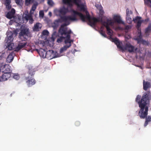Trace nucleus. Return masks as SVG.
I'll return each mask as SVG.
<instances>
[{
	"label": "nucleus",
	"instance_id": "aec40b11",
	"mask_svg": "<svg viewBox=\"0 0 151 151\" xmlns=\"http://www.w3.org/2000/svg\"><path fill=\"white\" fill-rule=\"evenodd\" d=\"M28 73L29 76H32L34 75L35 72V70L32 66H29L28 67Z\"/></svg>",
	"mask_w": 151,
	"mask_h": 151
},
{
	"label": "nucleus",
	"instance_id": "0eeeda50",
	"mask_svg": "<svg viewBox=\"0 0 151 151\" xmlns=\"http://www.w3.org/2000/svg\"><path fill=\"white\" fill-rule=\"evenodd\" d=\"M122 48L121 50L122 51L128 50L129 52H134V47L129 43H126L124 46L122 47Z\"/></svg>",
	"mask_w": 151,
	"mask_h": 151
},
{
	"label": "nucleus",
	"instance_id": "5701e85b",
	"mask_svg": "<svg viewBox=\"0 0 151 151\" xmlns=\"http://www.w3.org/2000/svg\"><path fill=\"white\" fill-rule=\"evenodd\" d=\"M145 119V121L144 124L145 127H146L148 124L149 122H151V116L149 115L147 116V117Z\"/></svg>",
	"mask_w": 151,
	"mask_h": 151
},
{
	"label": "nucleus",
	"instance_id": "72a5a7b5",
	"mask_svg": "<svg viewBox=\"0 0 151 151\" xmlns=\"http://www.w3.org/2000/svg\"><path fill=\"white\" fill-rule=\"evenodd\" d=\"M16 4L22 6V0H15Z\"/></svg>",
	"mask_w": 151,
	"mask_h": 151
},
{
	"label": "nucleus",
	"instance_id": "4468645a",
	"mask_svg": "<svg viewBox=\"0 0 151 151\" xmlns=\"http://www.w3.org/2000/svg\"><path fill=\"white\" fill-rule=\"evenodd\" d=\"M15 12V10L13 9H12L10 11L8 12L6 14V17L9 19L12 18L14 16Z\"/></svg>",
	"mask_w": 151,
	"mask_h": 151
},
{
	"label": "nucleus",
	"instance_id": "58836bf2",
	"mask_svg": "<svg viewBox=\"0 0 151 151\" xmlns=\"http://www.w3.org/2000/svg\"><path fill=\"white\" fill-rule=\"evenodd\" d=\"M39 16L42 17H43L44 16V13L43 11L41 10L39 12Z\"/></svg>",
	"mask_w": 151,
	"mask_h": 151
},
{
	"label": "nucleus",
	"instance_id": "9d476101",
	"mask_svg": "<svg viewBox=\"0 0 151 151\" xmlns=\"http://www.w3.org/2000/svg\"><path fill=\"white\" fill-rule=\"evenodd\" d=\"M11 76L10 72H5L0 76V82H3L7 81Z\"/></svg>",
	"mask_w": 151,
	"mask_h": 151
},
{
	"label": "nucleus",
	"instance_id": "864d4df0",
	"mask_svg": "<svg viewBox=\"0 0 151 151\" xmlns=\"http://www.w3.org/2000/svg\"><path fill=\"white\" fill-rule=\"evenodd\" d=\"M103 28H104L103 27L101 26V28H100V29H103Z\"/></svg>",
	"mask_w": 151,
	"mask_h": 151
},
{
	"label": "nucleus",
	"instance_id": "20e7f679",
	"mask_svg": "<svg viewBox=\"0 0 151 151\" xmlns=\"http://www.w3.org/2000/svg\"><path fill=\"white\" fill-rule=\"evenodd\" d=\"M69 23L67 24L64 23L60 26L58 32L61 35H70L72 31L70 29L68 30V28L66 26L69 25Z\"/></svg>",
	"mask_w": 151,
	"mask_h": 151
},
{
	"label": "nucleus",
	"instance_id": "9b49d317",
	"mask_svg": "<svg viewBox=\"0 0 151 151\" xmlns=\"http://www.w3.org/2000/svg\"><path fill=\"white\" fill-rule=\"evenodd\" d=\"M25 79L27 81L26 82L28 87H30L35 83L36 82L35 79L32 77H26Z\"/></svg>",
	"mask_w": 151,
	"mask_h": 151
},
{
	"label": "nucleus",
	"instance_id": "7ed1b4c3",
	"mask_svg": "<svg viewBox=\"0 0 151 151\" xmlns=\"http://www.w3.org/2000/svg\"><path fill=\"white\" fill-rule=\"evenodd\" d=\"M20 30L19 35V38H24V40L25 41L27 40V37H31V34L29 29L25 28L20 29Z\"/></svg>",
	"mask_w": 151,
	"mask_h": 151
},
{
	"label": "nucleus",
	"instance_id": "a211bd4d",
	"mask_svg": "<svg viewBox=\"0 0 151 151\" xmlns=\"http://www.w3.org/2000/svg\"><path fill=\"white\" fill-rule=\"evenodd\" d=\"M113 19L114 21L118 23L122 24H124V22L122 20L121 17L119 16L115 15L114 16Z\"/></svg>",
	"mask_w": 151,
	"mask_h": 151
},
{
	"label": "nucleus",
	"instance_id": "f3484780",
	"mask_svg": "<svg viewBox=\"0 0 151 151\" xmlns=\"http://www.w3.org/2000/svg\"><path fill=\"white\" fill-rule=\"evenodd\" d=\"M112 41L114 42L115 44L117 45V47L121 50L122 48V47L121 46L119 39L116 37L113 38Z\"/></svg>",
	"mask_w": 151,
	"mask_h": 151
},
{
	"label": "nucleus",
	"instance_id": "603ef678",
	"mask_svg": "<svg viewBox=\"0 0 151 151\" xmlns=\"http://www.w3.org/2000/svg\"><path fill=\"white\" fill-rule=\"evenodd\" d=\"M137 40H138V42H139L141 41V38H140L139 39H137Z\"/></svg>",
	"mask_w": 151,
	"mask_h": 151
},
{
	"label": "nucleus",
	"instance_id": "5fc2aeb1",
	"mask_svg": "<svg viewBox=\"0 0 151 151\" xmlns=\"http://www.w3.org/2000/svg\"><path fill=\"white\" fill-rule=\"evenodd\" d=\"M73 42V40H70H70H69V42H70V44H71V42Z\"/></svg>",
	"mask_w": 151,
	"mask_h": 151
},
{
	"label": "nucleus",
	"instance_id": "412c9836",
	"mask_svg": "<svg viewBox=\"0 0 151 151\" xmlns=\"http://www.w3.org/2000/svg\"><path fill=\"white\" fill-rule=\"evenodd\" d=\"M150 82L148 81L145 82L144 80L143 82V89L145 91H147V89L150 88Z\"/></svg>",
	"mask_w": 151,
	"mask_h": 151
},
{
	"label": "nucleus",
	"instance_id": "39448f33",
	"mask_svg": "<svg viewBox=\"0 0 151 151\" xmlns=\"http://www.w3.org/2000/svg\"><path fill=\"white\" fill-rule=\"evenodd\" d=\"M81 0H73V3L77 6L78 10L85 12L87 15V14L89 13L87 10L85 6L83 4L81 3Z\"/></svg>",
	"mask_w": 151,
	"mask_h": 151
},
{
	"label": "nucleus",
	"instance_id": "49530a36",
	"mask_svg": "<svg viewBox=\"0 0 151 151\" xmlns=\"http://www.w3.org/2000/svg\"><path fill=\"white\" fill-rule=\"evenodd\" d=\"M130 16H127L126 17V20L127 21H129L130 22H131L132 20V18L129 17Z\"/></svg>",
	"mask_w": 151,
	"mask_h": 151
},
{
	"label": "nucleus",
	"instance_id": "de8ad7c7",
	"mask_svg": "<svg viewBox=\"0 0 151 151\" xmlns=\"http://www.w3.org/2000/svg\"><path fill=\"white\" fill-rule=\"evenodd\" d=\"M145 3L147 4H148L149 3H151V1L150 0L145 1Z\"/></svg>",
	"mask_w": 151,
	"mask_h": 151
},
{
	"label": "nucleus",
	"instance_id": "f704fd0d",
	"mask_svg": "<svg viewBox=\"0 0 151 151\" xmlns=\"http://www.w3.org/2000/svg\"><path fill=\"white\" fill-rule=\"evenodd\" d=\"M32 0H25V5L26 6H28L31 4V3Z\"/></svg>",
	"mask_w": 151,
	"mask_h": 151
},
{
	"label": "nucleus",
	"instance_id": "a18cd8bd",
	"mask_svg": "<svg viewBox=\"0 0 151 151\" xmlns=\"http://www.w3.org/2000/svg\"><path fill=\"white\" fill-rule=\"evenodd\" d=\"M6 6V7L8 9H10L11 8V6L10 4L5 5Z\"/></svg>",
	"mask_w": 151,
	"mask_h": 151
},
{
	"label": "nucleus",
	"instance_id": "37998d69",
	"mask_svg": "<svg viewBox=\"0 0 151 151\" xmlns=\"http://www.w3.org/2000/svg\"><path fill=\"white\" fill-rule=\"evenodd\" d=\"M28 20H29V22L30 24H32L33 23V22L34 21V20H33L32 16Z\"/></svg>",
	"mask_w": 151,
	"mask_h": 151
},
{
	"label": "nucleus",
	"instance_id": "e433bc0d",
	"mask_svg": "<svg viewBox=\"0 0 151 151\" xmlns=\"http://www.w3.org/2000/svg\"><path fill=\"white\" fill-rule=\"evenodd\" d=\"M95 6L99 10L100 9L102 8V7L101 5L99 4H96Z\"/></svg>",
	"mask_w": 151,
	"mask_h": 151
},
{
	"label": "nucleus",
	"instance_id": "4be33fe9",
	"mask_svg": "<svg viewBox=\"0 0 151 151\" xmlns=\"http://www.w3.org/2000/svg\"><path fill=\"white\" fill-rule=\"evenodd\" d=\"M68 11L67 8L63 7L60 9L59 12L61 14L65 15L68 12Z\"/></svg>",
	"mask_w": 151,
	"mask_h": 151
},
{
	"label": "nucleus",
	"instance_id": "c756f323",
	"mask_svg": "<svg viewBox=\"0 0 151 151\" xmlns=\"http://www.w3.org/2000/svg\"><path fill=\"white\" fill-rule=\"evenodd\" d=\"M65 39V37L62 36L57 39V42L58 43H60L63 42V41Z\"/></svg>",
	"mask_w": 151,
	"mask_h": 151
},
{
	"label": "nucleus",
	"instance_id": "3c124183",
	"mask_svg": "<svg viewBox=\"0 0 151 151\" xmlns=\"http://www.w3.org/2000/svg\"><path fill=\"white\" fill-rule=\"evenodd\" d=\"M52 13L51 12H49V15L50 16H52Z\"/></svg>",
	"mask_w": 151,
	"mask_h": 151
},
{
	"label": "nucleus",
	"instance_id": "c03bdc74",
	"mask_svg": "<svg viewBox=\"0 0 151 151\" xmlns=\"http://www.w3.org/2000/svg\"><path fill=\"white\" fill-rule=\"evenodd\" d=\"M5 5L10 4L11 3V0H5Z\"/></svg>",
	"mask_w": 151,
	"mask_h": 151
},
{
	"label": "nucleus",
	"instance_id": "4c0bfd02",
	"mask_svg": "<svg viewBox=\"0 0 151 151\" xmlns=\"http://www.w3.org/2000/svg\"><path fill=\"white\" fill-rule=\"evenodd\" d=\"M49 34V32L47 30H44L42 32V34L43 35H48Z\"/></svg>",
	"mask_w": 151,
	"mask_h": 151
},
{
	"label": "nucleus",
	"instance_id": "473e14b6",
	"mask_svg": "<svg viewBox=\"0 0 151 151\" xmlns=\"http://www.w3.org/2000/svg\"><path fill=\"white\" fill-rule=\"evenodd\" d=\"M132 14V12L130 10L129 11V9L128 8H127L126 9V15L127 16H130V14Z\"/></svg>",
	"mask_w": 151,
	"mask_h": 151
},
{
	"label": "nucleus",
	"instance_id": "09e8293b",
	"mask_svg": "<svg viewBox=\"0 0 151 151\" xmlns=\"http://www.w3.org/2000/svg\"><path fill=\"white\" fill-rule=\"evenodd\" d=\"M101 34L104 37H106V35L105 32H100Z\"/></svg>",
	"mask_w": 151,
	"mask_h": 151
},
{
	"label": "nucleus",
	"instance_id": "c85d7f7f",
	"mask_svg": "<svg viewBox=\"0 0 151 151\" xmlns=\"http://www.w3.org/2000/svg\"><path fill=\"white\" fill-rule=\"evenodd\" d=\"M14 58L12 54H10L8 56L7 58V60L9 62H12L13 59Z\"/></svg>",
	"mask_w": 151,
	"mask_h": 151
},
{
	"label": "nucleus",
	"instance_id": "423d86ee",
	"mask_svg": "<svg viewBox=\"0 0 151 151\" xmlns=\"http://www.w3.org/2000/svg\"><path fill=\"white\" fill-rule=\"evenodd\" d=\"M104 24L103 26L105 27L106 29L107 33L109 35L111 36L113 35V31L110 28L109 26H113L114 24L113 22L111 19H107L106 22H104Z\"/></svg>",
	"mask_w": 151,
	"mask_h": 151
},
{
	"label": "nucleus",
	"instance_id": "ddd939ff",
	"mask_svg": "<svg viewBox=\"0 0 151 151\" xmlns=\"http://www.w3.org/2000/svg\"><path fill=\"white\" fill-rule=\"evenodd\" d=\"M13 34H14L15 36H16L17 35V32L15 31H13V33L11 35H9V36H8L6 38L5 40L6 41V43H11L12 42L13 40V38L12 35Z\"/></svg>",
	"mask_w": 151,
	"mask_h": 151
},
{
	"label": "nucleus",
	"instance_id": "ea45409f",
	"mask_svg": "<svg viewBox=\"0 0 151 151\" xmlns=\"http://www.w3.org/2000/svg\"><path fill=\"white\" fill-rule=\"evenodd\" d=\"M47 3L50 6H52L53 4L52 0H47Z\"/></svg>",
	"mask_w": 151,
	"mask_h": 151
},
{
	"label": "nucleus",
	"instance_id": "8fccbe9b",
	"mask_svg": "<svg viewBox=\"0 0 151 151\" xmlns=\"http://www.w3.org/2000/svg\"><path fill=\"white\" fill-rule=\"evenodd\" d=\"M125 28V29L128 30L130 29V27L129 26L127 25L126 26Z\"/></svg>",
	"mask_w": 151,
	"mask_h": 151
},
{
	"label": "nucleus",
	"instance_id": "2eb2a0df",
	"mask_svg": "<svg viewBox=\"0 0 151 151\" xmlns=\"http://www.w3.org/2000/svg\"><path fill=\"white\" fill-rule=\"evenodd\" d=\"M42 27V24L40 23L37 22L32 27V29L34 31L37 32L41 29Z\"/></svg>",
	"mask_w": 151,
	"mask_h": 151
},
{
	"label": "nucleus",
	"instance_id": "f8f14e48",
	"mask_svg": "<svg viewBox=\"0 0 151 151\" xmlns=\"http://www.w3.org/2000/svg\"><path fill=\"white\" fill-rule=\"evenodd\" d=\"M63 17H64V16H63ZM62 17V16L60 17V19H58L55 20L54 22L52 24V26L54 29H56L59 25V23H61L62 22L61 20H62L64 22H67L68 20H68L66 21H64L61 18V17Z\"/></svg>",
	"mask_w": 151,
	"mask_h": 151
},
{
	"label": "nucleus",
	"instance_id": "1a4fd4ad",
	"mask_svg": "<svg viewBox=\"0 0 151 151\" xmlns=\"http://www.w3.org/2000/svg\"><path fill=\"white\" fill-rule=\"evenodd\" d=\"M57 53L56 52H54L53 50H49L46 51V57L49 59H51L52 58L57 57L58 56L55 55Z\"/></svg>",
	"mask_w": 151,
	"mask_h": 151
},
{
	"label": "nucleus",
	"instance_id": "393cba45",
	"mask_svg": "<svg viewBox=\"0 0 151 151\" xmlns=\"http://www.w3.org/2000/svg\"><path fill=\"white\" fill-rule=\"evenodd\" d=\"M71 46V45L70 44V45H65L63 47L61 48L60 50V53H62L64 51H65L67 49L70 47Z\"/></svg>",
	"mask_w": 151,
	"mask_h": 151
},
{
	"label": "nucleus",
	"instance_id": "6e6d98bb",
	"mask_svg": "<svg viewBox=\"0 0 151 151\" xmlns=\"http://www.w3.org/2000/svg\"><path fill=\"white\" fill-rule=\"evenodd\" d=\"M100 31H101V32H104L103 31V29H100Z\"/></svg>",
	"mask_w": 151,
	"mask_h": 151
},
{
	"label": "nucleus",
	"instance_id": "bb28decb",
	"mask_svg": "<svg viewBox=\"0 0 151 151\" xmlns=\"http://www.w3.org/2000/svg\"><path fill=\"white\" fill-rule=\"evenodd\" d=\"M65 37V44H67L68 43V45H70V44L71 45V44L70 43V42H69L70 39V35H67Z\"/></svg>",
	"mask_w": 151,
	"mask_h": 151
},
{
	"label": "nucleus",
	"instance_id": "dca6fc26",
	"mask_svg": "<svg viewBox=\"0 0 151 151\" xmlns=\"http://www.w3.org/2000/svg\"><path fill=\"white\" fill-rule=\"evenodd\" d=\"M27 42L19 43L16 48L15 51L17 52L19 51L20 50L24 47L27 45Z\"/></svg>",
	"mask_w": 151,
	"mask_h": 151
},
{
	"label": "nucleus",
	"instance_id": "2f4dec72",
	"mask_svg": "<svg viewBox=\"0 0 151 151\" xmlns=\"http://www.w3.org/2000/svg\"><path fill=\"white\" fill-rule=\"evenodd\" d=\"M151 31V25L148 26L145 29V32L146 33L150 32Z\"/></svg>",
	"mask_w": 151,
	"mask_h": 151
},
{
	"label": "nucleus",
	"instance_id": "6ab92c4d",
	"mask_svg": "<svg viewBox=\"0 0 151 151\" xmlns=\"http://www.w3.org/2000/svg\"><path fill=\"white\" fill-rule=\"evenodd\" d=\"M38 52L40 56L43 58H46V51L43 49H41L38 51Z\"/></svg>",
	"mask_w": 151,
	"mask_h": 151
},
{
	"label": "nucleus",
	"instance_id": "f03ea898",
	"mask_svg": "<svg viewBox=\"0 0 151 151\" xmlns=\"http://www.w3.org/2000/svg\"><path fill=\"white\" fill-rule=\"evenodd\" d=\"M141 96L137 95L136 99V101L138 104L140 109L139 111V115L141 119H144L148 114V107L147 106L149 103L150 98V92L149 91L143 94L142 98Z\"/></svg>",
	"mask_w": 151,
	"mask_h": 151
},
{
	"label": "nucleus",
	"instance_id": "a878e982",
	"mask_svg": "<svg viewBox=\"0 0 151 151\" xmlns=\"http://www.w3.org/2000/svg\"><path fill=\"white\" fill-rule=\"evenodd\" d=\"M32 16L31 14H24L23 15V18L27 21H28Z\"/></svg>",
	"mask_w": 151,
	"mask_h": 151
},
{
	"label": "nucleus",
	"instance_id": "7c9ffc66",
	"mask_svg": "<svg viewBox=\"0 0 151 151\" xmlns=\"http://www.w3.org/2000/svg\"><path fill=\"white\" fill-rule=\"evenodd\" d=\"M13 78L16 80H18L20 78V76L18 73H14L13 75Z\"/></svg>",
	"mask_w": 151,
	"mask_h": 151
},
{
	"label": "nucleus",
	"instance_id": "f257e3e1",
	"mask_svg": "<svg viewBox=\"0 0 151 151\" xmlns=\"http://www.w3.org/2000/svg\"><path fill=\"white\" fill-rule=\"evenodd\" d=\"M71 11L73 13L71 15L62 17H61V18L64 21H66L68 20H70L72 21H77L78 19L76 18V16L78 15L80 17L81 19L83 22H85L86 19L88 20L91 26H95L96 23L98 22H101L103 26L104 24V22H106L103 21L102 18L97 19L94 17H91L89 13H87V15H85L81 12L73 9Z\"/></svg>",
	"mask_w": 151,
	"mask_h": 151
},
{
	"label": "nucleus",
	"instance_id": "6e6552de",
	"mask_svg": "<svg viewBox=\"0 0 151 151\" xmlns=\"http://www.w3.org/2000/svg\"><path fill=\"white\" fill-rule=\"evenodd\" d=\"M141 17L137 16L133 19L134 22H137V24L136 27L137 28L138 32L140 33L141 32L140 26L142 23L143 22V20H141Z\"/></svg>",
	"mask_w": 151,
	"mask_h": 151
},
{
	"label": "nucleus",
	"instance_id": "b1692460",
	"mask_svg": "<svg viewBox=\"0 0 151 151\" xmlns=\"http://www.w3.org/2000/svg\"><path fill=\"white\" fill-rule=\"evenodd\" d=\"M62 1L65 4L68 5L70 6H73L72 2L73 3V0H62Z\"/></svg>",
	"mask_w": 151,
	"mask_h": 151
},
{
	"label": "nucleus",
	"instance_id": "c9c22d12",
	"mask_svg": "<svg viewBox=\"0 0 151 151\" xmlns=\"http://www.w3.org/2000/svg\"><path fill=\"white\" fill-rule=\"evenodd\" d=\"M37 5L35 4H34L32 6L30 11H34L36 8Z\"/></svg>",
	"mask_w": 151,
	"mask_h": 151
},
{
	"label": "nucleus",
	"instance_id": "79ce46f5",
	"mask_svg": "<svg viewBox=\"0 0 151 151\" xmlns=\"http://www.w3.org/2000/svg\"><path fill=\"white\" fill-rule=\"evenodd\" d=\"M75 124L76 126L78 127L80 125V122L79 121H76L75 122Z\"/></svg>",
	"mask_w": 151,
	"mask_h": 151
},
{
	"label": "nucleus",
	"instance_id": "a19ab883",
	"mask_svg": "<svg viewBox=\"0 0 151 151\" xmlns=\"http://www.w3.org/2000/svg\"><path fill=\"white\" fill-rule=\"evenodd\" d=\"M99 12L100 14L101 15H102L104 13V11L103 9V8L99 9Z\"/></svg>",
	"mask_w": 151,
	"mask_h": 151
},
{
	"label": "nucleus",
	"instance_id": "cd10ccee",
	"mask_svg": "<svg viewBox=\"0 0 151 151\" xmlns=\"http://www.w3.org/2000/svg\"><path fill=\"white\" fill-rule=\"evenodd\" d=\"M7 47L9 50H11L13 49L14 47V44L13 43H7Z\"/></svg>",
	"mask_w": 151,
	"mask_h": 151
}]
</instances>
